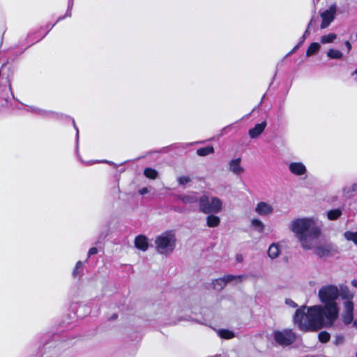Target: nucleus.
I'll return each mask as SVG.
<instances>
[{"label": "nucleus", "instance_id": "1", "mask_svg": "<svg viewBox=\"0 0 357 357\" xmlns=\"http://www.w3.org/2000/svg\"><path fill=\"white\" fill-rule=\"evenodd\" d=\"M321 222L315 217H303L294 219L289 228L292 231L301 247L312 250L316 244V239L321 235Z\"/></svg>", "mask_w": 357, "mask_h": 357}, {"label": "nucleus", "instance_id": "2", "mask_svg": "<svg viewBox=\"0 0 357 357\" xmlns=\"http://www.w3.org/2000/svg\"><path fill=\"white\" fill-rule=\"evenodd\" d=\"M293 319L295 325L303 331H317L333 325L328 324L321 305L297 309Z\"/></svg>", "mask_w": 357, "mask_h": 357}, {"label": "nucleus", "instance_id": "3", "mask_svg": "<svg viewBox=\"0 0 357 357\" xmlns=\"http://www.w3.org/2000/svg\"><path fill=\"white\" fill-rule=\"evenodd\" d=\"M339 296L340 291L333 284L324 285L319 290V299L324 304L322 309L328 324H333L338 317L339 307L336 301Z\"/></svg>", "mask_w": 357, "mask_h": 357}, {"label": "nucleus", "instance_id": "4", "mask_svg": "<svg viewBox=\"0 0 357 357\" xmlns=\"http://www.w3.org/2000/svg\"><path fill=\"white\" fill-rule=\"evenodd\" d=\"M176 243L175 233L172 231H166L155 238V249L160 254L168 255L174 250Z\"/></svg>", "mask_w": 357, "mask_h": 357}, {"label": "nucleus", "instance_id": "5", "mask_svg": "<svg viewBox=\"0 0 357 357\" xmlns=\"http://www.w3.org/2000/svg\"><path fill=\"white\" fill-rule=\"evenodd\" d=\"M222 200L218 197L203 195L199 199V210L205 214L218 213L222 211Z\"/></svg>", "mask_w": 357, "mask_h": 357}, {"label": "nucleus", "instance_id": "6", "mask_svg": "<svg viewBox=\"0 0 357 357\" xmlns=\"http://www.w3.org/2000/svg\"><path fill=\"white\" fill-rule=\"evenodd\" d=\"M273 339L281 346H289L296 339V334L291 329L277 330L273 332Z\"/></svg>", "mask_w": 357, "mask_h": 357}, {"label": "nucleus", "instance_id": "7", "mask_svg": "<svg viewBox=\"0 0 357 357\" xmlns=\"http://www.w3.org/2000/svg\"><path fill=\"white\" fill-rule=\"evenodd\" d=\"M337 10V6L333 4L331 5L327 9L320 13L321 18L320 28L321 29L327 28L334 20Z\"/></svg>", "mask_w": 357, "mask_h": 357}, {"label": "nucleus", "instance_id": "8", "mask_svg": "<svg viewBox=\"0 0 357 357\" xmlns=\"http://www.w3.org/2000/svg\"><path fill=\"white\" fill-rule=\"evenodd\" d=\"M341 319L345 325L351 324L354 320V303L353 301H344Z\"/></svg>", "mask_w": 357, "mask_h": 357}, {"label": "nucleus", "instance_id": "9", "mask_svg": "<svg viewBox=\"0 0 357 357\" xmlns=\"http://www.w3.org/2000/svg\"><path fill=\"white\" fill-rule=\"evenodd\" d=\"M274 210V206L268 202H259L255 206V212L260 216H271Z\"/></svg>", "mask_w": 357, "mask_h": 357}, {"label": "nucleus", "instance_id": "10", "mask_svg": "<svg viewBox=\"0 0 357 357\" xmlns=\"http://www.w3.org/2000/svg\"><path fill=\"white\" fill-rule=\"evenodd\" d=\"M228 171L232 174L240 176L245 172V169L241 164V158H236L230 160L227 165Z\"/></svg>", "mask_w": 357, "mask_h": 357}, {"label": "nucleus", "instance_id": "11", "mask_svg": "<svg viewBox=\"0 0 357 357\" xmlns=\"http://www.w3.org/2000/svg\"><path fill=\"white\" fill-rule=\"evenodd\" d=\"M282 253V245L279 242L272 243L267 250V255L271 259L278 258Z\"/></svg>", "mask_w": 357, "mask_h": 357}, {"label": "nucleus", "instance_id": "12", "mask_svg": "<svg viewBox=\"0 0 357 357\" xmlns=\"http://www.w3.org/2000/svg\"><path fill=\"white\" fill-rule=\"evenodd\" d=\"M289 169L292 174L296 176H302L307 172V169L305 165L300 162H294L290 163L289 165Z\"/></svg>", "mask_w": 357, "mask_h": 357}, {"label": "nucleus", "instance_id": "13", "mask_svg": "<svg viewBox=\"0 0 357 357\" xmlns=\"http://www.w3.org/2000/svg\"><path fill=\"white\" fill-rule=\"evenodd\" d=\"M314 250V253L319 257L328 255L332 250V247L330 245H318V238L316 239L315 246L312 248Z\"/></svg>", "mask_w": 357, "mask_h": 357}, {"label": "nucleus", "instance_id": "14", "mask_svg": "<svg viewBox=\"0 0 357 357\" xmlns=\"http://www.w3.org/2000/svg\"><path fill=\"white\" fill-rule=\"evenodd\" d=\"M266 127V121H263L261 123L256 124L253 128L249 130V136L252 139L258 137L263 132Z\"/></svg>", "mask_w": 357, "mask_h": 357}, {"label": "nucleus", "instance_id": "15", "mask_svg": "<svg viewBox=\"0 0 357 357\" xmlns=\"http://www.w3.org/2000/svg\"><path fill=\"white\" fill-rule=\"evenodd\" d=\"M135 245L137 249L146 251L149 247L146 237L143 235L137 236L135 239Z\"/></svg>", "mask_w": 357, "mask_h": 357}, {"label": "nucleus", "instance_id": "16", "mask_svg": "<svg viewBox=\"0 0 357 357\" xmlns=\"http://www.w3.org/2000/svg\"><path fill=\"white\" fill-rule=\"evenodd\" d=\"M250 225L255 231L259 233L264 232L266 227L265 224L259 218H252L250 220Z\"/></svg>", "mask_w": 357, "mask_h": 357}, {"label": "nucleus", "instance_id": "17", "mask_svg": "<svg viewBox=\"0 0 357 357\" xmlns=\"http://www.w3.org/2000/svg\"><path fill=\"white\" fill-rule=\"evenodd\" d=\"M220 223V218L213 214H211L206 218V225L208 227H216Z\"/></svg>", "mask_w": 357, "mask_h": 357}, {"label": "nucleus", "instance_id": "18", "mask_svg": "<svg viewBox=\"0 0 357 357\" xmlns=\"http://www.w3.org/2000/svg\"><path fill=\"white\" fill-rule=\"evenodd\" d=\"M179 199L183 203L189 204H194L198 200L195 193L181 195Z\"/></svg>", "mask_w": 357, "mask_h": 357}, {"label": "nucleus", "instance_id": "19", "mask_svg": "<svg viewBox=\"0 0 357 357\" xmlns=\"http://www.w3.org/2000/svg\"><path fill=\"white\" fill-rule=\"evenodd\" d=\"M340 296L343 300H345V301H352L354 297V293L351 291L349 288L344 287L341 288Z\"/></svg>", "mask_w": 357, "mask_h": 357}, {"label": "nucleus", "instance_id": "20", "mask_svg": "<svg viewBox=\"0 0 357 357\" xmlns=\"http://www.w3.org/2000/svg\"><path fill=\"white\" fill-rule=\"evenodd\" d=\"M321 48V45L319 43H312L306 50V56L307 57L311 56L317 54Z\"/></svg>", "mask_w": 357, "mask_h": 357}, {"label": "nucleus", "instance_id": "21", "mask_svg": "<svg viewBox=\"0 0 357 357\" xmlns=\"http://www.w3.org/2000/svg\"><path fill=\"white\" fill-rule=\"evenodd\" d=\"M216 333L221 338L226 340H229L235 337L234 333L227 329H219L216 331Z\"/></svg>", "mask_w": 357, "mask_h": 357}, {"label": "nucleus", "instance_id": "22", "mask_svg": "<svg viewBox=\"0 0 357 357\" xmlns=\"http://www.w3.org/2000/svg\"><path fill=\"white\" fill-rule=\"evenodd\" d=\"M327 56L331 59H340L343 54L338 50L330 49L326 53Z\"/></svg>", "mask_w": 357, "mask_h": 357}, {"label": "nucleus", "instance_id": "23", "mask_svg": "<svg viewBox=\"0 0 357 357\" xmlns=\"http://www.w3.org/2000/svg\"><path fill=\"white\" fill-rule=\"evenodd\" d=\"M337 38V35L333 33H330L327 35H324L320 38V42L322 44L331 43Z\"/></svg>", "mask_w": 357, "mask_h": 357}, {"label": "nucleus", "instance_id": "24", "mask_svg": "<svg viewBox=\"0 0 357 357\" xmlns=\"http://www.w3.org/2000/svg\"><path fill=\"white\" fill-rule=\"evenodd\" d=\"M214 153L213 146H208L197 150V153L199 156H206Z\"/></svg>", "mask_w": 357, "mask_h": 357}, {"label": "nucleus", "instance_id": "25", "mask_svg": "<svg viewBox=\"0 0 357 357\" xmlns=\"http://www.w3.org/2000/svg\"><path fill=\"white\" fill-rule=\"evenodd\" d=\"M144 174L146 177L150 179H155L158 176V172L155 169L147 167L144 171Z\"/></svg>", "mask_w": 357, "mask_h": 357}, {"label": "nucleus", "instance_id": "26", "mask_svg": "<svg viewBox=\"0 0 357 357\" xmlns=\"http://www.w3.org/2000/svg\"><path fill=\"white\" fill-rule=\"evenodd\" d=\"M344 193L347 196H351L353 192L357 191V183H352L344 188Z\"/></svg>", "mask_w": 357, "mask_h": 357}, {"label": "nucleus", "instance_id": "27", "mask_svg": "<svg viewBox=\"0 0 357 357\" xmlns=\"http://www.w3.org/2000/svg\"><path fill=\"white\" fill-rule=\"evenodd\" d=\"M342 214V211L340 209L331 210L327 213V217L329 220H333L338 218Z\"/></svg>", "mask_w": 357, "mask_h": 357}, {"label": "nucleus", "instance_id": "28", "mask_svg": "<svg viewBox=\"0 0 357 357\" xmlns=\"http://www.w3.org/2000/svg\"><path fill=\"white\" fill-rule=\"evenodd\" d=\"M227 282H241L244 276L243 275H227L225 276Z\"/></svg>", "mask_w": 357, "mask_h": 357}, {"label": "nucleus", "instance_id": "29", "mask_svg": "<svg viewBox=\"0 0 357 357\" xmlns=\"http://www.w3.org/2000/svg\"><path fill=\"white\" fill-rule=\"evenodd\" d=\"M344 236L347 240L353 241L357 245V231H346Z\"/></svg>", "mask_w": 357, "mask_h": 357}, {"label": "nucleus", "instance_id": "30", "mask_svg": "<svg viewBox=\"0 0 357 357\" xmlns=\"http://www.w3.org/2000/svg\"><path fill=\"white\" fill-rule=\"evenodd\" d=\"M319 340L322 343H326L329 341L331 335L328 332L322 331L318 335Z\"/></svg>", "mask_w": 357, "mask_h": 357}, {"label": "nucleus", "instance_id": "31", "mask_svg": "<svg viewBox=\"0 0 357 357\" xmlns=\"http://www.w3.org/2000/svg\"><path fill=\"white\" fill-rule=\"evenodd\" d=\"M227 283V281L225 278V277H222L220 278L217 279L214 282V287L215 288H220L222 289L223 287L226 285Z\"/></svg>", "mask_w": 357, "mask_h": 357}, {"label": "nucleus", "instance_id": "32", "mask_svg": "<svg viewBox=\"0 0 357 357\" xmlns=\"http://www.w3.org/2000/svg\"><path fill=\"white\" fill-rule=\"evenodd\" d=\"M344 342V337L341 335H336L334 339V344L336 346L342 344Z\"/></svg>", "mask_w": 357, "mask_h": 357}, {"label": "nucleus", "instance_id": "33", "mask_svg": "<svg viewBox=\"0 0 357 357\" xmlns=\"http://www.w3.org/2000/svg\"><path fill=\"white\" fill-rule=\"evenodd\" d=\"M190 181H191V178L188 176H181L178 178V182L181 185H185V184L189 183Z\"/></svg>", "mask_w": 357, "mask_h": 357}, {"label": "nucleus", "instance_id": "34", "mask_svg": "<svg viewBox=\"0 0 357 357\" xmlns=\"http://www.w3.org/2000/svg\"><path fill=\"white\" fill-rule=\"evenodd\" d=\"M285 304L292 308H296L297 307V304L290 298H287L285 300Z\"/></svg>", "mask_w": 357, "mask_h": 357}, {"label": "nucleus", "instance_id": "35", "mask_svg": "<svg viewBox=\"0 0 357 357\" xmlns=\"http://www.w3.org/2000/svg\"><path fill=\"white\" fill-rule=\"evenodd\" d=\"M83 267V263L80 261H77L75 266V268L73 271V275H76L78 273V271Z\"/></svg>", "mask_w": 357, "mask_h": 357}, {"label": "nucleus", "instance_id": "36", "mask_svg": "<svg viewBox=\"0 0 357 357\" xmlns=\"http://www.w3.org/2000/svg\"><path fill=\"white\" fill-rule=\"evenodd\" d=\"M351 77L353 82L357 85V69L351 73Z\"/></svg>", "mask_w": 357, "mask_h": 357}, {"label": "nucleus", "instance_id": "37", "mask_svg": "<svg viewBox=\"0 0 357 357\" xmlns=\"http://www.w3.org/2000/svg\"><path fill=\"white\" fill-rule=\"evenodd\" d=\"M149 192V190L148 188L146 187H144V188H142V189H140L139 190V193L141 195H146L147 193Z\"/></svg>", "mask_w": 357, "mask_h": 357}, {"label": "nucleus", "instance_id": "38", "mask_svg": "<svg viewBox=\"0 0 357 357\" xmlns=\"http://www.w3.org/2000/svg\"><path fill=\"white\" fill-rule=\"evenodd\" d=\"M97 252H98V250H97V248H90V249H89V253H88L89 257H90V256H91V255H93L96 254Z\"/></svg>", "mask_w": 357, "mask_h": 357}, {"label": "nucleus", "instance_id": "39", "mask_svg": "<svg viewBox=\"0 0 357 357\" xmlns=\"http://www.w3.org/2000/svg\"><path fill=\"white\" fill-rule=\"evenodd\" d=\"M345 45H346V47H347L348 51H349V50H351V43H350L349 41H346V42H345Z\"/></svg>", "mask_w": 357, "mask_h": 357}, {"label": "nucleus", "instance_id": "40", "mask_svg": "<svg viewBox=\"0 0 357 357\" xmlns=\"http://www.w3.org/2000/svg\"><path fill=\"white\" fill-rule=\"evenodd\" d=\"M351 323L353 324V326L357 328V319L353 320Z\"/></svg>", "mask_w": 357, "mask_h": 357}, {"label": "nucleus", "instance_id": "41", "mask_svg": "<svg viewBox=\"0 0 357 357\" xmlns=\"http://www.w3.org/2000/svg\"><path fill=\"white\" fill-rule=\"evenodd\" d=\"M351 284H352L354 287H357V280H354L351 282Z\"/></svg>", "mask_w": 357, "mask_h": 357}, {"label": "nucleus", "instance_id": "42", "mask_svg": "<svg viewBox=\"0 0 357 357\" xmlns=\"http://www.w3.org/2000/svg\"><path fill=\"white\" fill-rule=\"evenodd\" d=\"M356 357H357V351H356Z\"/></svg>", "mask_w": 357, "mask_h": 357}]
</instances>
